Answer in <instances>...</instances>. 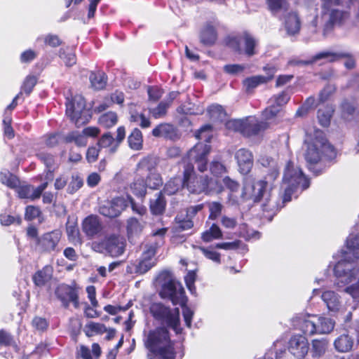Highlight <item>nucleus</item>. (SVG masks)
I'll list each match as a JSON object with an SVG mask.
<instances>
[{"mask_svg": "<svg viewBox=\"0 0 359 359\" xmlns=\"http://www.w3.org/2000/svg\"><path fill=\"white\" fill-rule=\"evenodd\" d=\"M211 151V146L198 142L196 144L187 154L188 161L183 160V184L191 194L205 195L219 194L224 191L222 182L208 175H197L194 170V161L201 172L208 170V156Z\"/></svg>", "mask_w": 359, "mask_h": 359, "instance_id": "f257e3e1", "label": "nucleus"}, {"mask_svg": "<svg viewBox=\"0 0 359 359\" xmlns=\"http://www.w3.org/2000/svg\"><path fill=\"white\" fill-rule=\"evenodd\" d=\"M283 182L286 184L282 196V203L278 205L276 199L271 197L270 193L264 198L262 205V211L266 213L265 217H273L284 204L292 201V196L300 191L302 192L310 187V179L307 177L302 168L294 165V162L289 160L285 165L283 172Z\"/></svg>", "mask_w": 359, "mask_h": 359, "instance_id": "f03ea898", "label": "nucleus"}, {"mask_svg": "<svg viewBox=\"0 0 359 359\" xmlns=\"http://www.w3.org/2000/svg\"><path fill=\"white\" fill-rule=\"evenodd\" d=\"M337 150L323 132H317L306 142L304 159L308 169L316 176L325 172L336 163Z\"/></svg>", "mask_w": 359, "mask_h": 359, "instance_id": "7ed1b4c3", "label": "nucleus"}, {"mask_svg": "<svg viewBox=\"0 0 359 359\" xmlns=\"http://www.w3.org/2000/svg\"><path fill=\"white\" fill-rule=\"evenodd\" d=\"M168 329L158 326L149 330L145 346L158 359H182L184 355V346H175Z\"/></svg>", "mask_w": 359, "mask_h": 359, "instance_id": "20e7f679", "label": "nucleus"}, {"mask_svg": "<svg viewBox=\"0 0 359 359\" xmlns=\"http://www.w3.org/2000/svg\"><path fill=\"white\" fill-rule=\"evenodd\" d=\"M161 285L159 296L163 299L170 300L172 305L185 306L188 299L182 283L170 272H163L160 277Z\"/></svg>", "mask_w": 359, "mask_h": 359, "instance_id": "39448f33", "label": "nucleus"}, {"mask_svg": "<svg viewBox=\"0 0 359 359\" xmlns=\"http://www.w3.org/2000/svg\"><path fill=\"white\" fill-rule=\"evenodd\" d=\"M149 311L154 319L161 325L160 327L171 328L176 334L182 332L178 308L171 309L162 302H154L151 304Z\"/></svg>", "mask_w": 359, "mask_h": 359, "instance_id": "423d86ee", "label": "nucleus"}, {"mask_svg": "<svg viewBox=\"0 0 359 359\" xmlns=\"http://www.w3.org/2000/svg\"><path fill=\"white\" fill-rule=\"evenodd\" d=\"M224 45L238 55L251 57L258 53V41L248 31L237 35H228L224 39Z\"/></svg>", "mask_w": 359, "mask_h": 359, "instance_id": "0eeeda50", "label": "nucleus"}, {"mask_svg": "<svg viewBox=\"0 0 359 359\" xmlns=\"http://www.w3.org/2000/svg\"><path fill=\"white\" fill-rule=\"evenodd\" d=\"M225 127L229 130L239 133L245 137H251L264 133L269 128V124L255 116H248L243 118L230 119L226 122Z\"/></svg>", "mask_w": 359, "mask_h": 359, "instance_id": "6e6552de", "label": "nucleus"}, {"mask_svg": "<svg viewBox=\"0 0 359 359\" xmlns=\"http://www.w3.org/2000/svg\"><path fill=\"white\" fill-rule=\"evenodd\" d=\"M65 105L66 115L76 127L88 123L91 119V114L82 95H75L71 99L67 98Z\"/></svg>", "mask_w": 359, "mask_h": 359, "instance_id": "1a4fd4ad", "label": "nucleus"}, {"mask_svg": "<svg viewBox=\"0 0 359 359\" xmlns=\"http://www.w3.org/2000/svg\"><path fill=\"white\" fill-rule=\"evenodd\" d=\"M126 246V239L118 233L107 235L100 241L92 243V249L95 252L106 254L111 257H117L123 255Z\"/></svg>", "mask_w": 359, "mask_h": 359, "instance_id": "9d476101", "label": "nucleus"}, {"mask_svg": "<svg viewBox=\"0 0 359 359\" xmlns=\"http://www.w3.org/2000/svg\"><path fill=\"white\" fill-rule=\"evenodd\" d=\"M81 287L73 280L70 284L60 283L55 289V295L65 309H68L70 304L76 309L80 308L79 294Z\"/></svg>", "mask_w": 359, "mask_h": 359, "instance_id": "9b49d317", "label": "nucleus"}, {"mask_svg": "<svg viewBox=\"0 0 359 359\" xmlns=\"http://www.w3.org/2000/svg\"><path fill=\"white\" fill-rule=\"evenodd\" d=\"M62 232L60 229H53L40 236L35 250L41 254H56L60 251V243Z\"/></svg>", "mask_w": 359, "mask_h": 359, "instance_id": "f8f14e48", "label": "nucleus"}, {"mask_svg": "<svg viewBox=\"0 0 359 359\" xmlns=\"http://www.w3.org/2000/svg\"><path fill=\"white\" fill-rule=\"evenodd\" d=\"M126 137L124 126H119L116 130V136L114 138L110 132L101 135L97 141V146L100 149H107L109 154L116 153Z\"/></svg>", "mask_w": 359, "mask_h": 359, "instance_id": "ddd939ff", "label": "nucleus"}, {"mask_svg": "<svg viewBox=\"0 0 359 359\" xmlns=\"http://www.w3.org/2000/svg\"><path fill=\"white\" fill-rule=\"evenodd\" d=\"M268 187V182L264 180L247 182L244 184L242 197L246 201L259 203L263 198Z\"/></svg>", "mask_w": 359, "mask_h": 359, "instance_id": "4468645a", "label": "nucleus"}, {"mask_svg": "<svg viewBox=\"0 0 359 359\" xmlns=\"http://www.w3.org/2000/svg\"><path fill=\"white\" fill-rule=\"evenodd\" d=\"M128 206V200L121 196H116L110 201H106L99 208V212L107 217L115 218Z\"/></svg>", "mask_w": 359, "mask_h": 359, "instance_id": "2eb2a0df", "label": "nucleus"}, {"mask_svg": "<svg viewBox=\"0 0 359 359\" xmlns=\"http://www.w3.org/2000/svg\"><path fill=\"white\" fill-rule=\"evenodd\" d=\"M340 117L346 122L359 119V101L355 97L344 98L339 104Z\"/></svg>", "mask_w": 359, "mask_h": 359, "instance_id": "dca6fc26", "label": "nucleus"}, {"mask_svg": "<svg viewBox=\"0 0 359 359\" xmlns=\"http://www.w3.org/2000/svg\"><path fill=\"white\" fill-rule=\"evenodd\" d=\"M309 344L306 337L302 334L292 335L288 342L289 351L297 358H303L307 354Z\"/></svg>", "mask_w": 359, "mask_h": 359, "instance_id": "f3484780", "label": "nucleus"}, {"mask_svg": "<svg viewBox=\"0 0 359 359\" xmlns=\"http://www.w3.org/2000/svg\"><path fill=\"white\" fill-rule=\"evenodd\" d=\"M48 182H44L39 185L36 188L31 184L20 185L16 189L18 196L22 199H29L33 201L40 198L42 193L47 188Z\"/></svg>", "mask_w": 359, "mask_h": 359, "instance_id": "a211bd4d", "label": "nucleus"}, {"mask_svg": "<svg viewBox=\"0 0 359 359\" xmlns=\"http://www.w3.org/2000/svg\"><path fill=\"white\" fill-rule=\"evenodd\" d=\"M235 158L238 166V171L242 175L250 172L254 163L252 153L245 148L238 149L235 154Z\"/></svg>", "mask_w": 359, "mask_h": 359, "instance_id": "6ab92c4d", "label": "nucleus"}, {"mask_svg": "<svg viewBox=\"0 0 359 359\" xmlns=\"http://www.w3.org/2000/svg\"><path fill=\"white\" fill-rule=\"evenodd\" d=\"M317 316L302 315L296 318L295 325L304 334L313 335L316 334Z\"/></svg>", "mask_w": 359, "mask_h": 359, "instance_id": "aec40b11", "label": "nucleus"}, {"mask_svg": "<svg viewBox=\"0 0 359 359\" xmlns=\"http://www.w3.org/2000/svg\"><path fill=\"white\" fill-rule=\"evenodd\" d=\"M82 230L88 238H93L102 230V224L98 216L90 215L82 222Z\"/></svg>", "mask_w": 359, "mask_h": 359, "instance_id": "412c9836", "label": "nucleus"}, {"mask_svg": "<svg viewBox=\"0 0 359 359\" xmlns=\"http://www.w3.org/2000/svg\"><path fill=\"white\" fill-rule=\"evenodd\" d=\"M160 158L154 154H148L142 157L136 165V171L142 175L145 173H150L157 171Z\"/></svg>", "mask_w": 359, "mask_h": 359, "instance_id": "4be33fe9", "label": "nucleus"}, {"mask_svg": "<svg viewBox=\"0 0 359 359\" xmlns=\"http://www.w3.org/2000/svg\"><path fill=\"white\" fill-rule=\"evenodd\" d=\"M180 94V93L177 90L170 92L166 98L164 100L161 101L157 107L149 109V112L151 116L154 118H159L165 116L167 114L168 108Z\"/></svg>", "mask_w": 359, "mask_h": 359, "instance_id": "5701e85b", "label": "nucleus"}, {"mask_svg": "<svg viewBox=\"0 0 359 359\" xmlns=\"http://www.w3.org/2000/svg\"><path fill=\"white\" fill-rule=\"evenodd\" d=\"M36 156L46 168V178L52 180L55 170L58 168L56 156L47 151H41Z\"/></svg>", "mask_w": 359, "mask_h": 359, "instance_id": "b1692460", "label": "nucleus"}, {"mask_svg": "<svg viewBox=\"0 0 359 359\" xmlns=\"http://www.w3.org/2000/svg\"><path fill=\"white\" fill-rule=\"evenodd\" d=\"M218 38L217 31L212 22H207L199 33L200 42L205 46L215 44Z\"/></svg>", "mask_w": 359, "mask_h": 359, "instance_id": "393cba45", "label": "nucleus"}, {"mask_svg": "<svg viewBox=\"0 0 359 359\" xmlns=\"http://www.w3.org/2000/svg\"><path fill=\"white\" fill-rule=\"evenodd\" d=\"M284 27L290 36H294L299 33L301 20L297 11H291L284 15Z\"/></svg>", "mask_w": 359, "mask_h": 359, "instance_id": "a878e982", "label": "nucleus"}, {"mask_svg": "<svg viewBox=\"0 0 359 359\" xmlns=\"http://www.w3.org/2000/svg\"><path fill=\"white\" fill-rule=\"evenodd\" d=\"M65 229L68 241L74 245H81L83 241L79 229L77 219L68 216Z\"/></svg>", "mask_w": 359, "mask_h": 359, "instance_id": "bb28decb", "label": "nucleus"}, {"mask_svg": "<svg viewBox=\"0 0 359 359\" xmlns=\"http://www.w3.org/2000/svg\"><path fill=\"white\" fill-rule=\"evenodd\" d=\"M334 111V106L332 104L326 103L321 105L317 111V118L319 124L323 128L329 127Z\"/></svg>", "mask_w": 359, "mask_h": 359, "instance_id": "cd10ccee", "label": "nucleus"}, {"mask_svg": "<svg viewBox=\"0 0 359 359\" xmlns=\"http://www.w3.org/2000/svg\"><path fill=\"white\" fill-rule=\"evenodd\" d=\"M102 354V350L98 343L92 344V351L85 345H80L76 351L77 359H99Z\"/></svg>", "mask_w": 359, "mask_h": 359, "instance_id": "c85d7f7f", "label": "nucleus"}, {"mask_svg": "<svg viewBox=\"0 0 359 359\" xmlns=\"http://www.w3.org/2000/svg\"><path fill=\"white\" fill-rule=\"evenodd\" d=\"M167 201L165 195L158 191L156 194V198L149 201V210L154 216L163 215L165 211Z\"/></svg>", "mask_w": 359, "mask_h": 359, "instance_id": "c756f323", "label": "nucleus"}, {"mask_svg": "<svg viewBox=\"0 0 359 359\" xmlns=\"http://www.w3.org/2000/svg\"><path fill=\"white\" fill-rule=\"evenodd\" d=\"M53 277L52 266L46 265L41 269L36 271L32 276V281L37 287H43L49 282Z\"/></svg>", "mask_w": 359, "mask_h": 359, "instance_id": "7c9ffc66", "label": "nucleus"}, {"mask_svg": "<svg viewBox=\"0 0 359 359\" xmlns=\"http://www.w3.org/2000/svg\"><path fill=\"white\" fill-rule=\"evenodd\" d=\"M89 81L90 83V87L93 90L98 91L105 89L108 81V77L104 72L97 70L90 73Z\"/></svg>", "mask_w": 359, "mask_h": 359, "instance_id": "2f4dec72", "label": "nucleus"}, {"mask_svg": "<svg viewBox=\"0 0 359 359\" xmlns=\"http://www.w3.org/2000/svg\"><path fill=\"white\" fill-rule=\"evenodd\" d=\"M182 189H185L183 184V178L180 179L179 176H175L166 182L163 189L160 191L164 195L172 196L177 194Z\"/></svg>", "mask_w": 359, "mask_h": 359, "instance_id": "473e14b6", "label": "nucleus"}, {"mask_svg": "<svg viewBox=\"0 0 359 359\" xmlns=\"http://www.w3.org/2000/svg\"><path fill=\"white\" fill-rule=\"evenodd\" d=\"M144 224L136 217H130L126 221V232L129 240L138 236L142 232Z\"/></svg>", "mask_w": 359, "mask_h": 359, "instance_id": "72a5a7b5", "label": "nucleus"}, {"mask_svg": "<svg viewBox=\"0 0 359 359\" xmlns=\"http://www.w3.org/2000/svg\"><path fill=\"white\" fill-rule=\"evenodd\" d=\"M339 53L330 51H322L313 55L309 60H301L297 62V65H309L321 59H327L329 62H334L339 60Z\"/></svg>", "mask_w": 359, "mask_h": 359, "instance_id": "f704fd0d", "label": "nucleus"}, {"mask_svg": "<svg viewBox=\"0 0 359 359\" xmlns=\"http://www.w3.org/2000/svg\"><path fill=\"white\" fill-rule=\"evenodd\" d=\"M344 18V12L338 9H332L330 13L329 20L326 22L324 27L325 32L332 31L335 25H341Z\"/></svg>", "mask_w": 359, "mask_h": 359, "instance_id": "c9c22d12", "label": "nucleus"}, {"mask_svg": "<svg viewBox=\"0 0 359 359\" xmlns=\"http://www.w3.org/2000/svg\"><path fill=\"white\" fill-rule=\"evenodd\" d=\"M175 133V129L172 124L168 123H162L157 125L151 131L153 136L156 137H163L165 138H171Z\"/></svg>", "mask_w": 359, "mask_h": 359, "instance_id": "e433bc0d", "label": "nucleus"}, {"mask_svg": "<svg viewBox=\"0 0 359 359\" xmlns=\"http://www.w3.org/2000/svg\"><path fill=\"white\" fill-rule=\"evenodd\" d=\"M335 349L341 353H346L351 350L353 340L348 334H341L334 341Z\"/></svg>", "mask_w": 359, "mask_h": 359, "instance_id": "4c0bfd02", "label": "nucleus"}, {"mask_svg": "<svg viewBox=\"0 0 359 359\" xmlns=\"http://www.w3.org/2000/svg\"><path fill=\"white\" fill-rule=\"evenodd\" d=\"M129 147L134 151H140L143 148V136L140 129L135 128L128 137Z\"/></svg>", "mask_w": 359, "mask_h": 359, "instance_id": "58836bf2", "label": "nucleus"}, {"mask_svg": "<svg viewBox=\"0 0 359 359\" xmlns=\"http://www.w3.org/2000/svg\"><path fill=\"white\" fill-rule=\"evenodd\" d=\"M63 140L65 143L69 144L74 142L79 147H84L88 143L87 137H85L84 134L77 130L68 133Z\"/></svg>", "mask_w": 359, "mask_h": 359, "instance_id": "ea45409f", "label": "nucleus"}, {"mask_svg": "<svg viewBox=\"0 0 359 359\" xmlns=\"http://www.w3.org/2000/svg\"><path fill=\"white\" fill-rule=\"evenodd\" d=\"M144 180L147 187L153 190L159 189L163 184V177L158 171L147 173Z\"/></svg>", "mask_w": 359, "mask_h": 359, "instance_id": "a19ab883", "label": "nucleus"}, {"mask_svg": "<svg viewBox=\"0 0 359 359\" xmlns=\"http://www.w3.org/2000/svg\"><path fill=\"white\" fill-rule=\"evenodd\" d=\"M130 188L134 195L144 198L147 194V188L148 187L144 177L140 176L130 184Z\"/></svg>", "mask_w": 359, "mask_h": 359, "instance_id": "79ce46f5", "label": "nucleus"}, {"mask_svg": "<svg viewBox=\"0 0 359 359\" xmlns=\"http://www.w3.org/2000/svg\"><path fill=\"white\" fill-rule=\"evenodd\" d=\"M223 233L217 224H212L209 229L202 233L201 238L205 242L208 243L213 240L222 238Z\"/></svg>", "mask_w": 359, "mask_h": 359, "instance_id": "37998d69", "label": "nucleus"}, {"mask_svg": "<svg viewBox=\"0 0 359 359\" xmlns=\"http://www.w3.org/2000/svg\"><path fill=\"white\" fill-rule=\"evenodd\" d=\"M316 334H327L334 329V323L331 319L317 316Z\"/></svg>", "mask_w": 359, "mask_h": 359, "instance_id": "c03bdc74", "label": "nucleus"}, {"mask_svg": "<svg viewBox=\"0 0 359 359\" xmlns=\"http://www.w3.org/2000/svg\"><path fill=\"white\" fill-rule=\"evenodd\" d=\"M0 182L12 189H16L20 184L19 178L8 170L0 172Z\"/></svg>", "mask_w": 359, "mask_h": 359, "instance_id": "a18cd8bd", "label": "nucleus"}, {"mask_svg": "<svg viewBox=\"0 0 359 359\" xmlns=\"http://www.w3.org/2000/svg\"><path fill=\"white\" fill-rule=\"evenodd\" d=\"M117 114L111 111L102 114L98 119L100 125L105 128H112L117 123Z\"/></svg>", "mask_w": 359, "mask_h": 359, "instance_id": "49530a36", "label": "nucleus"}, {"mask_svg": "<svg viewBox=\"0 0 359 359\" xmlns=\"http://www.w3.org/2000/svg\"><path fill=\"white\" fill-rule=\"evenodd\" d=\"M83 331L87 337H90L104 333L107 332V328L104 324L91 321L85 325Z\"/></svg>", "mask_w": 359, "mask_h": 359, "instance_id": "de8ad7c7", "label": "nucleus"}, {"mask_svg": "<svg viewBox=\"0 0 359 359\" xmlns=\"http://www.w3.org/2000/svg\"><path fill=\"white\" fill-rule=\"evenodd\" d=\"M175 221L176 222L175 230L178 232L189 230L194 227V221L186 215H177Z\"/></svg>", "mask_w": 359, "mask_h": 359, "instance_id": "09e8293b", "label": "nucleus"}, {"mask_svg": "<svg viewBox=\"0 0 359 359\" xmlns=\"http://www.w3.org/2000/svg\"><path fill=\"white\" fill-rule=\"evenodd\" d=\"M264 76L262 75L252 76L245 78L243 81V85L245 88V91L250 93L258 86L264 84Z\"/></svg>", "mask_w": 359, "mask_h": 359, "instance_id": "8fccbe9b", "label": "nucleus"}, {"mask_svg": "<svg viewBox=\"0 0 359 359\" xmlns=\"http://www.w3.org/2000/svg\"><path fill=\"white\" fill-rule=\"evenodd\" d=\"M318 105V101L316 102L315 97L310 96L307 97L304 102L297 109L296 116L301 117L304 116L311 109L316 108Z\"/></svg>", "mask_w": 359, "mask_h": 359, "instance_id": "3c124183", "label": "nucleus"}, {"mask_svg": "<svg viewBox=\"0 0 359 359\" xmlns=\"http://www.w3.org/2000/svg\"><path fill=\"white\" fill-rule=\"evenodd\" d=\"M321 297L329 310L334 311L338 309L339 301L335 292L333 291H325L323 292Z\"/></svg>", "mask_w": 359, "mask_h": 359, "instance_id": "603ef678", "label": "nucleus"}, {"mask_svg": "<svg viewBox=\"0 0 359 359\" xmlns=\"http://www.w3.org/2000/svg\"><path fill=\"white\" fill-rule=\"evenodd\" d=\"M268 9L271 13H277L280 11H287L290 4L287 0H266Z\"/></svg>", "mask_w": 359, "mask_h": 359, "instance_id": "864d4df0", "label": "nucleus"}, {"mask_svg": "<svg viewBox=\"0 0 359 359\" xmlns=\"http://www.w3.org/2000/svg\"><path fill=\"white\" fill-rule=\"evenodd\" d=\"M328 342L325 339H313L312 341V355L320 357L323 355L327 348Z\"/></svg>", "mask_w": 359, "mask_h": 359, "instance_id": "5fc2aeb1", "label": "nucleus"}, {"mask_svg": "<svg viewBox=\"0 0 359 359\" xmlns=\"http://www.w3.org/2000/svg\"><path fill=\"white\" fill-rule=\"evenodd\" d=\"M61 137V133L59 132L46 133L43 136L44 144L48 148H54L59 145Z\"/></svg>", "mask_w": 359, "mask_h": 359, "instance_id": "6e6d98bb", "label": "nucleus"}, {"mask_svg": "<svg viewBox=\"0 0 359 359\" xmlns=\"http://www.w3.org/2000/svg\"><path fill=\"white\" fill-rule=\"evenodd\" d=\"M37 83V78L34 75H28L24 79L20 91L29 96Z\"/></svg>", "mask_w": 359, "mask_h": 359, "instance_id": "4d7b16f0", "label": "nucleus"}, {"mask_svg": "<svg viewBox=\"0 0 359 359\" xmlns=\"http://www.w3.org/2000/svg\"><path fill=\"white\" fill-rule=\"evenodd\" d=\"M83 185V179L79 173L73 174L71 177V181L67 187V192L70 194L76 193Z\"/></svg>", "mask_w": 359, "mask_h": 359, "instance_id": "13d9d810", "label": "nucleus"}, {"mask_svg": "<svg viewBox=\"0 0 359 359\" xmlns=\"http://www.w3.org/2000/svg\"><path fill=\"white\" fill-rule=\"evenodd\" d=\"M212 129L213 127L211 124H205L196 131L195 137L198 140L204 139L207 142H210L212 137L211 134Z\"/></svg>", "mask_w": 359, "mask_h": 359, "instance_id": "bf43d9fd", "label": "nucleus"}, {"mask_svg": "<svg viewBox=\"0 0 359 359\" xmlns=\"http://www.w3.org/2000/svg\"><path fill=\"white\" fill-rule=\"evenodd\" d=\"M208 206L210 212L209 219L215 220L222 215L224 206L220 202L212 201L208 203Z\"/></svg>", "mask_w": 359, "mask_h": 359, "instance_id": "052dcab7", "label": "nucleus"}, {"mask_svg": "<svg viewBox=\"0 0 359 359\" xmlns=\"http://www.w3.org/2000/svg\"><path fill=\"white\" fill-rule=\"evenodd\" d=\"M208 111L212 118L222 121L226 116V111L225 109L220 104H212L208 109Z\"/></svg>", "mask_w": 359, "mask_h": 359, "instance_id": "680f3d73", "label": "nucleus"}, {"mask_svg": "<svg viewBox=\"0 0 359 359\" xmlns=\"http://www.w3.org/2000/svg\"><path fill=\"white\" fill-rule=\"evenodd\" d=\"M42 212L39 207L29 205L26 206L25 210V219L27 221H33L41 217Z\"/></svg>", "mask_w": 359, "mask_h": 359, "instance_id": "e2e57ef3", "label": "nucleus"}, {"mask_svg": "<svg viewBox=\"0 0 359 359\" xmlns=\"http://www.w3.org/2000/svg\"><path fill=\"white\" fill-rule=\"evenodd\" d=\"M210 171L213 176L220 177L227 172V169L222 163L212 161L210 164Z\"/></svg>", "mask_w": 359, "mask_h": 359, "instance_id": "0e129e2a", "label": "nucleus"}, {"mask_svg": "<svg viewBox=\"0 0 359 359\" xmlns=\"http://www.w3.org/2000/svg\"><path fill=\"white\" fill-rule=\"evenodd\" d=\"M154 265L155 262L153 260L142 258V259L140 260L138 264L136 266L135 271L136 273L140 274H144L148 271H149Z\"/></svg>", "mask_w": 359, "mask_h": 359, "instance_id": "69168bd1", "label": "nucleus"}, {"mask_svg": "<svg viewBox=\"0 0 359 359\" xmlns=\"http://www.w3.org/2000/svg\"><path fill=\"white\" fill-rule=\"evenodd\" d=\"M0 222L4 226H10L13 224L20 225L22 223V219L20 215L13 216L7 214H1Z\"/></svg>", "mask_w": 359, "mask_h": 359, "instance_id": "338daca9", "label": "nucleus"}, {"mask_svg": "<svg viewBox=\"0 0 359 359\" xmlns=\"http://www.w3.org/2000/svg\"><path fill=\"white\" fill-rule=\"evenodd\" d=\"M279 175L280 169L278 164L267 170L264 180L268 182V184H270L271 189L273 187V183L279 177Z\"/></svg>", "mask_w": 359, "mask_h": 359, "instance_id": "774afa93", "label": "nucleus"}]
</instances>
